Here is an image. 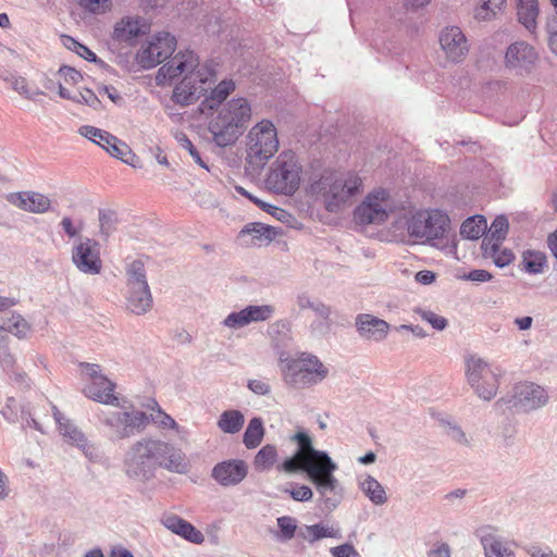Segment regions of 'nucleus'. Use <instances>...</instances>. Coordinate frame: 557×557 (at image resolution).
Here are the masks:
<instances>
[{
	"mask_svg": "<svg viewBox=\"0 0 557 557\" xmlns=\"http://www.w3.org/2000/svg\"><path fill=\"white\" fill-rule=\"evenodd\" d=\"M247 387L253 394L258 396H267L271 393V386L265 380L253 379L249 380L247 383Z\"/></svg>",
	"mask_w": 557,
	"mask_h": 557,
	"instance_id": "nucleus-57",
	"label": "nucleus"
},
{
	"mask_svg": "<svg viewBox=\"0 0 557 557\" xmlns=\"http://www.w3.org/2000/svg\"><path fill=\"white\" fill-rule=\"evenodd\" d=\"M106 151L110 156L117 158L125 163H131L127 156L133 157L132 151L129 147L124 141L120 140L117 137L115 143H110L109 146H106Z\"/></svg>",
	"mask_w": 557,
	"mask_h": 557,
	"instance_id": "nucleus-48",
	"label": "nucleus"
},
{
	"mask_svg": "<svg viewBox=\"0 0 557 557\" xmlns=\"http://www.w3.org/2000/svg\"><path fill=\"white\" fill-rule=\"evenodd\" d=\"M79 368L86 381L82 392L87 398L106 406L120 405V397L115 394L116 384L102 373L99 364L82 362Z\"/></svg>",
	"mask_w": 557,
	"mask_h": 557,
	"instance_id": "nucleus-12",
	"label": "nucleus"
},
{
	"mask_svg": "<svg viewBox=\"0 0 557 557\" xmlns=\"http://www.w3.org/2000/svg\"><path fill=\"white\" fill-rule=\"evenodd\" d=\"M486 220L481 215L468 218L460 226V235L467 239H478L486 231Z\"/></svg>",
	"mask_w": 557,
	"mask_h": 557,
	"instance_id": "nucleus-38",
	"label": "nucleus"
},
{
	"mask_svg": "<svg viewBox=\"0 0 557 557\" xmlns=\"http://www.w3.org/2000/svg\"><path fill=\"white\" fill-rule=\"evenodd\" d=\"M290 440L297 443L298 449L294 456L285 459L278 469L287 473L305 472L315 487L322 509L329 512L335 510L345 495L344 487L334 475L338 469L337 465L326 451L313 447L308 433L298 432Z\"/></svg>",
	"mask_w": 557,
	"mask_h": 557,
	"instance_id": "nucleus-1",
	"label": "nucleus"
},
{
	"mask_svg": "<svg viewBox=\"0 0 557 557\" xmlns=\"http://www.w3.org/2000/svg\"><path fill=\"white\" fill-rule=\"evenodd\" d=\"M438 44L447 61L461 62L469 52V44L462 29L456 25H447L438 32Z\"/></svg>",
	"mask_w": 557,
	"mask_h": 557,
	"instance_id": "nucleus-18",
	"label": "nucleus"
},
{
	"mask_svg": "<svg viewBox=\"0 0 557 557\" xmlns=\"http://www.w3.org/2000/svg\"><path fill=\"white\" fill-rule=\"evenodd\" d=\"M299 536L308 543H314L322 539H341V529L333 524L315 523L311 525H305L299 531Z\"/></svg>",
	"mask_w": 557,
	"mask_h": 557,
	"instance_id": "nucleus-30",
	"label": "nucleus"
},
{
	"mask_svg": "<svg viewBox=\"0 0 557 557\" xmlns=\"http://www.w3.org/2000/svg\"><path fill=\"white\" fill-rule=\"evenodd\" d=\"M277 460V449L274 445L263 446L255 456L253 466L258 471L270 470Z\"/></svg>",
	"mask_w": 557,
	"mask_h": 557,
	"instance_id": "nucleus-41",
	"label": "nucleus"
},
{
	"mask_svg": "<svg viewBox=\"0 0 557 557\" xmlns=\"http://www.w3.org/2000/svg\"><path fill=\"white\" fill-rule=\"evenodd\" d=\"M525 553L530 557H557V554L548 546H542L540 544H530L525 547Z\"/></svg>",
	"mask_w": 557,
	"mask_h": 557,
	"instance_id": "nucleus-58",
	"label": "nucleus"
},
{
	"mask_svg": "<svg viewBox=\"0 0 557 557\" xmlns=\"http://www.w3.org/2000/svg\"><path fill=\"white\" fill-rule=\"evenodd\" d=\"M248 474V466L242 459H230L216 463L211 472V476L222 486H235L239 484Z\"/></svg>",
	"mask_w": 557,
	"mask_h": 557,
	"instance_id": "nucleus-19",
	"label": "nucleus"
},
{
	"mask_svg": "<svg viewBox=\"0 0 557 557\" xmlns=\"http://www.w3.org/2000/svg\"><path fill=\"white\" fill-rule=\"evenodd\" d=\"M264 436L263 421L261 418H252L244 433L243 442L248 449L258 447Z\"/></svg>",
	"mask_w": 557,
	"mask_h": 557,
	"instance_id": "nucleus-37",
	"label": "nucleus"
},
{
	"mask_svg": "<svg viewBox=\"0 0 557 557\" xmlns=\"http://www.w3.org/2000/svg\"><path fill=\"white\" fill-rule=\"evenodd\" d=\"M482 4L475 11V18L480 21H488L497 15L502 10L505 0H481Z\"/></svg>",
	"mask_w": 557,
	"mask_h": 557,
	"instance_id": "nucleus-45",
	"label": "nucleus"
},
{
	"mask_svg": "<svg viewBox=\"0 0 557 557\" xmlns=\"http://www.w3.org/2000/svg\"><path fill=\"white\" fill-rule=\"evenodd\" d=\"M301 165L292 151L282 152L272 163L265 178L267 187L282 195H293L300 185Z\"/></svg>",
	"mask_w": 557,
	"mask_h": 557,
	"instance_id": "nucleus-10",
	"label": "nucleus"
},
{
	"mask_svg": "<svg viewBox=\"0 0 557 557\" xmlns=\"http://www.w3.org/2000/svg\"><path fill=\"white\" fill-rule=\"evenodd\" d=\"M12 88L22 97L27 100L33 99L32 88L28 86L26 79L22 76H12L10 79Z\"/></svg>",
	"mask_w": 557,
	"mask_h": 557,
	"instance_id": "nucleus-56",
	"label": "nucleus"
},
{
	"mask_svg": "<svg viewBox=\"0 0 557 557\" xmlns=\"http://www.w3.org/2000/svg\"><path fill=\"white\" fill-rule=\"evenodd\" d=\"M483 546L485 557H516L497 536L496 529L491 525H483L475 531Z\"/></svg>",
	"mask_w": 557,
	"mask_h": 557,
	"instance_id": "nucleus-23",
	"label": "nucleus"
},
{
	"mask_svg": "<svg viewBox=\"0 0 557 557\" xmlns=\"http://www.w3.org/2000/svg\"><path fill=\"white\" fill-rule=\"evenodd\" d=\"M99 234L103 240L108 238L116 231L119 223L117 214L115 211L110 209L99 210Z\"/></svg>",
	"mask_w": 557,
	"mask_h": 557,
	"instance_id": "nucleus-40",
	"label": "nucleus"
},
{
	"mask_svg": "<svg viewBox=\"0 0 557 557\" xmlns=\"http://www.w3.org/2000/svg\"><path fill=\"white\" fill-rule=\"evenodd\" d=\"M58 74L63 77L65 83L77 84L82 79L81 73L70 66L61 67Z\"/></svg>",
	"mask_w": 557,
	"mask_h": 557,
	"instance_id": "nucleus-60",
	"label": "nucleus"
},
{
	"mask_svg": "<svg viewBox=\"0 0 557 557\" xmlns=\"http://www.w3.org/2000/svg\"><path fill=\"white\" fill-rule=\"evenodd\" d=\"M5 199L21 210L35 212V194L32 191L10 193Z\"/></svg>",
	"mask_w": 557,
	"mask_h": 557,
	"instance_id": "nucleus-44",
	"label": "nucleus"
},
{
	"mask_svg": "<svg viewBox=\"0 0 557 557\" xmlns=\"http://www.w3.org/2000/svg\"><path fill=\"white\" fill-rule=\"evenodd\" d=\"M467 383L482 400H492L498 391L499 379L495 369L478 355H469L465 359Z\"/></svg>",
	"mask_w": 557,
	"mask_h": 557,
	"instance_id": "nucleus-11",
	"label": "nucleus"
},
{
	"mask_svg": "<svg viewBox=\"0 0 557 557\" xmlns=\"http://www.w3.org/2000/svg\"><path fill=\"white\" fill-rule=\"evenodd\" d=\"M548 399V392L543 386L524 381L513 386L509 403L517 411L529 413L546 406Z\"/></svg>",
	"mask_w": 557,
	"mask_h": 557,
	"instance_id": "nucleus-16",
	"label": "nucleus"
},
{
	"mask_svg": "<svg viewBox=\"0 0 557 557\" xmlns=\"http://www.w3.org/2000/svg\"><path fill=\"white\" fill-rule=\"evenodd\" d=\"M175 48L174 36L170 33H158L141 45L136 60L144 69H152L171 57Z\"/></svg>",
	"mask_w": 557,
	"mask_h": 557,
	"instance_id": "nucleus-13",
	"label": "nucleus"
},
{
	"mask_svg": "<svg viewBox=\"0 0 557 557\" xmlns=\"http://www.w3.org/2000/svg\"><path fill=\"white\" fill-rule=\"evenodd\" d=\"M163 525L168 530L172 531L173 533L182 536L183 539L191 543L201 544L205 541V536L199 530H197L188 521L175 515L165 517L163 519Z\"/></svg>",
	"mask_w": 557,
	"mask_h": 557,
	"instance_id": "nucleus-25",
	"label": "nucleus"
},
{
	"mask_svg": "<svg viewBox=\"0 0 557 557\" xmlns=\"http://www.w3.org/2000/svg\"><path fill=\"white\" fill-rule=\"evenodd\" d=\"M212 75L211 70L200 65L199 58L194 51L186 50L175 54L159 69L157 81L158 84H164L166 81L181 78L173 89L172 100L181 107H186L196 102L207 91L206 85Z\"/></svg>",
	"mask_w": 557,
	"mask_h": 557,
	"instance_id": "nucleus-4",
	"label": "nucleus"
},
{
	"mask_svg": "<svg viewBox=\"0 0 557 557\" xmlns=\"http://www.w3.org/2000/svg\"><path fill=\"white\" fill-rule=\"evenodd\" d=\"M463 278L472 282H487L492 278V275L490 272L479 269L470 271Z\"/></svg>",
	"mask_w": 557,
	"mask_h": 557,
	"instance_id": "nucleus-62",
	"label": "nucleus"
},
{
	"mask_svg": "<svg viewBox=\"0 0 557 557\" xmlns=\"http://www.w3.org/2000/svg\"><path fill=\"white\" fill-rule=\"evenodd\" d=\"M150 419L158 429L174 431L181 441L186 438L187 431L181 426L170 414L163 411L158 404H156V408L152 409Z\"/></svg>",
	"mask_w": 557,
	"mask_h": 557,
	"instance_id": "nucleus-32",
	"label": "nucleus"
},
{
	"mask_svg": "<svg viewBox=\"0 0 557 557\" xmlns=\"http://www.w3.org/2000/svg\"><path fill=\"white\" fill-rule=\"evenodd\" d=\"M277 235L274 227L268 226L262 223H249L239 233V237L245 239L250 236V240L246 243L249 245H263L272 242Z\"/></svg>",
	"mask_w": 557,
	"mask_h": 557,
	"instance_id": "nucleus-29",
	"label": "nucleus"
},
{
	"mask_svg": "<svg viewBox=\"0 0 557 557\" xmlns=\"http://www.w3.org/2000/svg\"><path fill=\"white\" fill-rule=\"evenodd\" d=\"M509 228V223L506 216L498 215L492 223V225L488 228V238H485L483 242V246H486L485 252L488 253V248L486 240L493 242V243H502Z\"/></svg>",
	"mask_w": 557,
	"mask_h": 557,
	"instance_id": "nucleus-43",
	"label": "nucleus"
},
{
	"mask_svg": "<svg viewBox=\"0 0 557 557\" xmlns=\"http://www.w3.org/2000/svg\"><path fill=\"white\" fill-rule=\"evenodd\" d=\"M9 333L15 335L18 338H23L29 331L27 322L21 315H11L3 322Z\"/></svg>",
	"mask_w": 557,
	"mask_h": 557,
	"instance_id": "nucleus-46",
	"label": "nucleus"
},
{
	"mask_svg": "<svg viewBox=\"0 0 557 557\" xmlns=\"http://www.w3.org/2000/svg\"><path fill=\"white\" fill-rule=\"evenodd\" d=\"M401 203L387 189L375 188L359 203L354 212L357 223L362 225L383 224L392 213H399Z\"/></svg>",
	"mask_w": 557,
	"mask_h": 557,
	"instance_id": "nucleus-9",
	"label": "nucleus"
},
{
	"mask_svg": "<svg viewBox=\"0 0 557 557\" xmlns=\"http://www.w3.org/2000/svg\"><path fill=\"white\" fill-rule=\"evenodd\" d=\"M355 324L361 338L375 343L383 342L391 327L385 320L368 313L358 314Z\"/></svg>",
	"mask_w": 557,
	"mask_h": 557,
	"instance_id": "nucleus-20",
	"label": "nucleus"
},
{
	"mask_svg": "<svg viewBox=\"0 0 557 557\" xmlns=\"http://www.w3.org/2000/svg\"><path fill=\"white\" fill-rule=\"evenodd\" d=\"M445 434L459 445L468 446L470 444L467 434L461 426L456 423L447 422L445 425Z\"/></svg>",
	"mask_w": 557,
	"mask_h": 557,
	"instance_id": "nucleus-53",
	"label": "nucleus"
},
{
	"mask_svg": "<svg viewBox=\"0 0 557 557\" xmlns=\"http://www.w3.org/2000/svg\"><path fill=\"white\" fill-rule=\"evenodd\" d=\"M189 468L188 458L181 448L156 436H144L135 441L123 458L124 474L138 483L152 480L158 469L186 474Z\"/></svg>",
	"mask_w": 557,
	"mask_h": 557,
	"instance_id": "nucleus-2",
	"label": "nucleus"
},
{
	"mask_svg": "<svg viewBox=\"0 0 557 557\" xmlns=\"http://www.w3.org/2000/svg\"><path fill=\"white\" fill-rule=\"evenodd\" d=\"M361 190L362 178L355 172L325 173L309 188L310 194L331 213L349 208Z\"/></svg>",
	"mask_w": 557,
	"mask_h": 557,
	"instance_id": "nucleus-5",
	"label": "nucleus"
},
{
	"mask_svg": "<svg viewBox=\"0 0 557 557\" xmlns=\"http://www.w3.org/2000/svg\"><path fill=\"white\" fill-rule=\"evenodd\" d=\"M395 232L406 235L412 243L446 248L453 239L448 213L435 208H401L393 222Z\"/></svg>",
	"mask_w": 557,
	"mask_h": 557,
	"instance_id": "nucleus-3",
	"label": "nucleus"
},
{
	"mask_svg": "<svg viewBox=\"0 0 557 557\" xmlns=\"http://www.w3.org/2000/svg\"><path fill=\"white\" fill-rule=\"evenodd\" d=\"M245 160L252 170L262 169L280 147L277 129L270 120H261L245 136Z\"/></svg>",
	"mask_w": 557,
	"mask_h": 557,
	"instance_id": "nucleus-8",
	"label": "nucleus"
},
{
	"mask_svg": "<svg viewBox=\"0 0 557 557\" xmlns=\"http://www.w3.org/2000/svg\"><path fill=\"white\" fill-rule=\"evenodd\" d=\"M145 23L141 17L125 16L114 26L113 37L119 41H131L143 34Z\"/></svg>",
	"mask_w": 557,
	"mask_h": 557,
	"instance_id": "nucleus-28",
	"label": "nucleus"
},
{
	"mask_svg": "<svg viewBox=\"0 0 557 557\" xmlns=\"http://www.w3.org/2000/svg\"><path fill=\"white\" fill-rule=\"evenodd\" d=\"M502 243H492L490 248V253L493 257L494 263L498 268H504L512 262L515 256L511 250L504 249L503 251H498L499 245Z\"/></svg>",
	"mask_w": 557,
	"mask_h": 557,
	"instance_id": "nucleus-50",
	"label": "nucleus"
},
{
	"mask_svg": "<svg viewBox=\"0 0 557 557\" xmlns=\"http://www.w3.org/2000/svg\"><path fill=\"white\" fill-rule=\"evenodd\" d=\"M53 416L58 423L59 432L67 444L79 449L92 463H99L102 460L103 455L100 448L94 442L89 441L79 428L58 410L54 411Z\"/></svg>",
	"mask_w": 557,
	"mask_h": 557,
	"instance_id": "nucleus-15",
	"label": "nucleus"
},
{
	"mask_svg": "<svg viewBox=\"0 0 557 557\" xmlns=\"http://www.w3.org/2000/svg\"><path fill=\"white\" fill-rule=\"evenodd\" d=\"M268 333L280 362V354L287 351L286 348L293 342L290 324L286 320H277L269 326Z\"/></svg>",
	"mask_w": 557,
	"mask_h": 557,
	"instance_id": "nucleus-26",
	"label": "nucleus"
},
{
	"mask_svg": "<svg viewBox=\"0 0 557 557\" xmlns=\"http://www.w3.org/2000/svg\"><path fill=\"white\" fill-rule=\"evenodd\" d=\"M429 557H450V548L447 543H436L429 552Z\"/></svg>",
	"mask_w": 557,
	"mask_h": 557,
	"instance_id": "nucleus-63",
	"label": "nucleus"
},
{
	"mask_svg": "<svg viewBox=\"0 0 557 557\" xmlns=\"http://www.w3.org/2000/svg\"><path fill=\"white\" fill-rule=\"evenodd\" d=\"M222 325L230 330H239L247 326L248 324L244 310L242 309L227 314L222 321Z\"/></svg>",
	"mask_w": 557,
	"mask_h": 557,
	"instance_id": "nucleus-55",
	"label": "nucleus"
},
{
	"mask_svg": "<svg viewBox=\"0 0 557 557\" xmlns=\"http://www.w3.org/2000/svg\"><path fill=\"white\" fill-rule=\"evenodd\" d=\"M72 262L84 274H99L102 261L98 242L88 237L79 238L72 248Z\"/></svg>",
	"mask_w": 557,
	"mask_h": 557,
	"instance_id": "nucleus-17",
	"label": "nucleus"
},
{
	"mask_svg": "<svg viewBox=\"0 0 557 557\" xmlns=\"http://www.w3.org/2000/svg\"><path fill=\"white\" fill-rule=\"evenodd\" d=\"M245 423L244 414L236 409L225 410L218 420V428L227 434L238 433Z\"/></svg>",
	"mask_w": 557,
	"mask_h": 557,
	"instance_id": "nucleus-34",
	"label": "nucleus"
},
{
	"mask_svg": "<svg viewBox=\"0 0 557 557\" xmlns=\"http://www.w3.org/2000/svg\"><path fill=\"white\" fill-rule=\"evenodd\" d=\"M284 492L289 494L294 500L301 503L309 502L313 497L312 490L307 485L290 484L284 488Z\"/></svg>",
	"mask_w": 557,
	"mask_h": 557,
	"instance_id": "nucleus-51",
	"label": "nucleus"
},
{
	"mask_svg": "<svg viewBox=\"0 0 557 557\" xmlns=\"http://www.w3.org/2000/svg\"><path fill=\"white\" fill-rule=\"evenodd\" d=\"M127 288H148L145 265L140 260H134L126 268Z\"/></svg>",
	"mask_w": 557,
	"mask_h": 557,
	"instance_id": "nucleus-36",
	"label": "nucleus"
},
{
	"mask_svg": "<svg viewBox=\"0 0 557 557\" xmlns=\"http://www.w3.org/2000/svg\"><path fill=\"white\" fill-rule=\"evenodd\" d=\"M234 89L235 83L232 79L222 81L211 90L210 96L201 102V111L203 112L206 108L210 110L214 109L222 103Z\"/></svg>",
	"mask_w": 557,
	"mask_h": 557,
	"instance_id": "nucleus-35",
	"label": "nucleus"
},
{
	"mask_svg": "<svg viewBox=\"0 0 557 557\" xmlns=\"http://www.w3.org/2000/svg\"><path fill=\"white\" fill-rule=\"evenodd\" d=\"M208 129L213 143L221 148L235 145L245 131L218 115L210 121Z\"/></svg>",
	"mask_w": 557,
	"mask_h": 557,
	"instance_id": "nucleus-21",
	"label": "nucleus"
},
{
	"mask_svg": "<svg viewBox=\"0 0 557 557\" xmlns=\"http://www.w3.org/2000/svg\"><path fill=\"white\" fill-rule=\"evenodd\" d=\"M518 21L530 32L536 29V18L540 14L537 0H516Z\"/></svg>",
	"mask_w": 557,
	"mask_h": 557,
	"instance_id": "nucleus-31",
	"label": "nucleus"
},
{
	"mask_svg": "<svg viewBox=\"0 0 557 557\" xmlns=\"http://www.w3.org/2000/svg\"><path fill=\"white\" fill-rule=\"evenodd\" d=\"M177 140L180 143V146L187 150L190 154V157L193 158L194 162L199 164L201 168L206 169L209 171V166L207 165V163L201 159L200 157V153L198 152V150L195 148V146L193 145V143L189 140V138L185 135V134H180L177 137Z\"/></svg>",
	"mask_w": 557,
	"mask_h": 557,
	"instance_id": "nucleus-54",
	"label": "nucleus"
},
{
	"mask_svg": "<svg viewBox=\"0 0 557 557\" xmlns=\"http://www.w3.org/2000/svg\"><path fill=\"white\" fill-rule=\"evenodd\" d=\"M522 270L529 274H541L547 268V259L540 250L528 249L522 253Z\"/></svg>",
	"mask_w": 557,
	"mask_h": 557,
	"instance_id": "nucleus-33",
	"label": "nucleus"
},
{
	"mask_svg": "<svg viewBox=\"0 0 557 557\" xmlns=\"http://www.w3.org/2000/svg\"><path fill=\"white\" fill-rule=\"evenodd\" d=\"M98 92L101 96H103V95L108 96V98L114 103H117L122 99L119 91L113 86H107V85L99 86Z\"/></svg>",
	"mask_w": 557,
	"mask_h": 557,
	"instance_id": "nucleus-64",
	"label": "nucleus"
},
{
	"mask_svg": "<svg viewBox=\"0 0 557 557\" xmlns=\"http://www.w3.org/2000/svg\"><path fill=\"white\" fill-rule=\"evenodd\" d=\"M357 485L361 493L375 506H383L388 502L386 488L372 475L363 474L357 478Z\"/></svg>",
	"mask_w": 557,
	"mask_h": 557,
	"instance_id": "nucleus-24",
	"label": "nucleus"
},
{
	"mask_svg": "<svg viewBox=\"0 0 557 557\" xmlns=\"http://www.w3.org/2000/svg\"><path fill=\"white\" fill-rule=\"evenodd\" d=\"M416 312L421 319L432 325L433 329L442 331L447 326V320L431 310L417 309Z\"/></svg>",
	"mask_w": 557,
	"mask_h": 557,
	"instance_id": "nucleus-52",
	"label": "nucleus"
},
{
	"mask_svg": "<svg viewBox=\"0 0 557 557\" xmlns=\"http://www.w3.org/2000/svg\"><path fill=\"white\" fill-rule=\"evenodd\" d=\"M243 310L248 325L250 323L268 321L275 312L274 307L271 305H250L245 307Z\"/></svg>",
	"mask_w": 557,
	"mask_h": 557,
	"instance_id": "nucleus-42",
	"label": "nucleus"
},
{
	"mask_svg": "<svg viewBox=\"0 0 557 557\" xmlns=\"http://www.w3.org/2000/svg\"><path fill=\"white\" fill-rule=\"evenodd\" d=\"M81 99H83V103L97 109L100 106V100L98 96L90 89L81 90Z\"/></svg>",
	"mask_w": 557,
	"mask_h": 557,
	"instance_id": "nucleus-61",
	"label": "nucleus"
},
{
	"mask_svg": "<svg viewBox=\"0 0 557 557\" xmlns=\"http://www.w3.org/2000/svg\"><path fill=\"white\" fill-rule=\"evenodd\" d=\"M333 557H359V554L351 544H343L331 548Z\"/></svg>",
	"mask_w": 557,
	"mask_h": 557,
	"instance_id": "nucleus-59",
	"label": "nucleus"
},
{
	"mask_svg": "<svg viewBox=\"0 0 557 557\" xmlns=\"http://www.w3.org/2000/svg\"><path fill=\"white\" fill-rule=\"evenodd\" d=\"M112 409L100 410L98 421L103 426L106 435L112 442L128 440L145 431L149 417L146 412L135 408L124 398H120L119 406Z\"/></svg>",
	"mask_w": 557,
	"mask_h": 557,
	"instance_id": "nucleus-7",
	"label": "nucleus"
},
{
	"mask_svg": "<svg viewBox=\"0 0 557 557\" xmlns=\"http://www.w3.org/2000/svg\"><path fill=\"white\" fill-rule=\"evenodd\" d=\"M76 2L92 14H103L112 7V0H76Z\"/></svg>",
	"mask_w": 557,
	"mask_h": 557,
	"instance_id": "nucleus-49",
	"label": "nucleus"
},
{
	"mask_svg": "<svg viewBox=\"0 0 557 557\" xmlns=\"http://www.w3.org/2000/svg\"><path fill=\"white\" fill-rule=\"evenodd\" d=\"M278 368L285 384L297 389L317 385L329 375V368L315 355L307 351L295 356L282 351Z\"/></svg>",
	"mask_w": 557,
	"mask_h": 557,
	"instance_id": "nucleus-6",
	"label": "nucleus"
},
{
	"mask_svg": "<svg viewBox=\"0 0 557 557\" xmlns=\"http://www.w3.org/2000/svg\"><path fill=\"white\" fill-rule=\"evenodd\" d=\"M78 134L91 140L92 143L99 145L104 150L106 146H109L110 143L116 141V137L114 135L110 134L107 131L90 125L81 126L78 129Z\"/></svg>",
	"mask_w": 557,
	"mask_h": 557,
	"instance_id": "nucleus-39",
	"label": "nucleus"
},
{
	"mask_svg": "<svg viewBox=\"0 0 557 557\" xmlns=\"http://www.w3.org/2000/svg\"><path fill=\"white\" fill-rule=\"evenodd\" d=\"M282 541L292 540L297 531V520L290 516H282L276 520Z\"/></svg>",
	"mask_w": 557,
	"mask_h": 557,
	"instance_id": "nucleus-47",
	"label": "nucleus"
},
{
	"mask_svg": "<svg viewBox=\"0 0 557 557\" xmlns=\"http://www.w3.org/2000/svg\"><path fill=\"white\" fill-rule=\"evenodd\" d=\"M537 62V51L527 41H515L505 51V67L517 76L525 77L531 75Z\"/></svg>",
	"mask_w": 557,
	"mask_h": 557,
	"instance_id": "nucleus-14",
	"label": "nucleus"
},
{
	"mask_svg": "<svg viewBox=\"0 0 557 557\" xmlns=\"http://www.w3.org/2000/svg\"><path fill=\"white\" fill-rule=\"evenodd\" d=\"M126 308L136 315H141L150 311L152 308L150 288H127Z\"/></svg>",
	"mask_w": 557,
	"mask_h": 557,
	"instance_id": "nucleus-27",
	"label": "nucleus"
},
{
	"mask_svg": "<svg viewBox=\"0 0 557 557\" xmlns=\"http://www.w3.org/2000/svg\"><path fill=\"white\" fill-rule=\"evenodd\" d=\"M216 115L246 129L252 116L251 104L246 98H233L218 110Z\"/></svg>",
	"mask_w": 557,
	"mask_h": 557,
	"instance_id": "nucleus-22",
	"label": "nucleus"
}]
</instances>
